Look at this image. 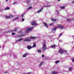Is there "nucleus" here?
Here are the masks:
<instances>
[{
  "label": "nucleus",
  "instance_id": "obj_6",
  "mask_svg": "<svg viewBox=\"0 0 74 74\" xmlns=\"http://www.w3.org/2000/svg\"><path fill=\"white\" fill-rule=\"evenodd\" d=\"M59 53H63V50L62 49H60V50L59 51Z\"/></svg>",
  "mask_w": 74,
  "mask_h": 74
},
{
  "label": "nucleus",
  "instance_id": "obj_19",
  "mask_svg": "<svg viewBox=\"0 0 74 74\" xmlns=\"http://www.w3.org/2000/svg\"><path fill=\"white\" fill-rule=\"evenodd\" d=\"M42 9H43V8H42V10H39V11H38L37 12L38 13L40 12H41L42 11Z\"/></svg>",
  "mask_w": 74,
  "mask_h": 74
},
{
  "label": "nucleus",
  "instance_id": "obj_7",
  "mask_svg": "<svg viewBox=\"0 0 74 74\" xmlns=\"http://www.w3.org/2000/svg\"><path fill=\"white\" fill-rule=\"evenodd\" d=\"M30 41H31V40H30V39L29 38H26V39H25L24 40V41L25 42Z\"/></svg>",
  "mask_w": 74,
  "mask_h": 74
},
{
  "label": "nucleus",
  "instance_id": "obj_26",
  "mask_svg": "<svg viewBox=\"0 0 74 74\" xmlns=\"http://www.w3.org/2000/svg\"><path fill=\"white\" fill-rule=\"evenodd\" d=\"M67 21L68 22H70V21H71V20H70L69 19H67Z\"/></svg>",
  "mask_w": 74,
  "mask_h": 74
},
{
  "label": "nucleus",
  "instance_id": "obj_42",
  "mask_svg": "<svg viewBox=\"0 0 74 74\" xmlns=\"http://www.w3.org/2000/svg\"><path fill=\"white\" fill-rule=\"evenodd\" d=\"M5 74V73H7V72H4Z\"/></svg>",
  "mask_w": 74,
  "mask_h": 74
},
{
  "label": "nucleus",
  "instance_id": "obj_31",
  "mask_svg": "<svg viewBox=\"0 0 74 74\" xmlns=\"http://www.w3.org/2000/svg\"><path fill=\"white\" fill-rule=\"evenodd\" d=\"M71 69V68H69V71H71V69Z\"/></svg>",
  "mask_w": 74,
  "mask_h": 74
},
{
  "label": "nucleus",
  "instance_id": "obj_38",
  "mask_svg": "<svg viewBox=\"0 0 74 74\" xmlns=\"http://www.w3.org/2000/svg\"><path fill=\"white\" fill-rule=\"evenodd\" d=\"M56 29H57V28L56 27H54V30H56Z\"/></svg>",
  "mask_w": 74,
  "mask_h": 74
},
{
  "label": "nucleus",
  "instance_id": "obj_15",
  "mask_svg": "<svg viewBox=\"0 0 74 74\" xmlns=\"http://www.w3.org/2000/svg\"><path fill=\"white\" fill-rule=\"evenodd\" d=\"M51 21H53V22H55V21H56L57 20L56 19H51Z\"/></svg>",
  "mask_w": 74,
  "mask_h": 74
},
{
  "label": "nucleus",
  "instance_id": "obj_17",
  "mask_svg": "<svg viewBox=\"0 0 74 74\" xmlns=\"http://www.w3.org/2000/svg\"><path fill=\"white\" fill-rule=\"evenodd\" d=\"M52 74H57L58 73L54 71L52 72Z\"/></svg>",
  "mask_w": 74,
  "mask_h": 74
},
{
  "label": "nucleus",
  "instance_id": "obj_39",
  "mask_svg": "<svg viewBox=\"0 0 74 74\" xmlns=\"http://www.w3.org/2000/svg\"><path fill=\"white\" fill-rule=\"evenodd\" d=\"M72 62H74V58L73 59H72Z\"/></svg>",
  "mask_w": 74,
  "mask_h": 74
},
{
  "label": "nucleus",
  "instance_id": "obj_29",
  "mask_svg": "<svg viewBox=\"0 0 74 74\" xmlns=\"http://www.w3.org/2000/svg\"><path fill=\"white\" fill-rule=\"evenodd\" d=\"M13 32L12 30H9V31H8V32Z\"/></svg>",
  "mask_w": 74,
  "mask_h": 74
},
{
  "label": "nucleus",
  "instance_id": "obj_12",
  "mask_svg": "<svg viewBox=\"0 0 74 74\" xmlns=\"http://www.w3.org/2000/svg\"><path fill=\"white\" fill-rule=\"evenodd\" d=\"M56 47V45H52L51 46V48H55Z\"/></svg>",
  "mask_w": 74,
  "mask_h": 74
},
{
  "label": "nucleus",
  "instance_id": "obj_35",
  "mask_svg": "<svg viewBox=\"0 0 74 74\" xmlns=\"http://www.w3.org/2000/svg\"><path fill=\"white\" fill-rule=\"evenodd\" d=\"M25 36V34H24L23 35H21V36Z\"/></svg>",
  "mask_w": 74,
  "mask_h": 74
},
{
  "label": "nucleus",
  "instance_id": "obj_16",
  "mask_svg": "<svg viewBox=\"0 0 74 74\" xmlns=\"http://www.w3.org/2000/svg\"><path fill=\"white\" fill-rule=\"evenodd\" d=\"M18 18H19V17H16V18H14V19H13V21H15V20H17V19H18Z\"/></svg>",
  "mask_w": 74,
  "mask_h": 74
},
{
  "label": "nucleus",
  "instance_id": "obj_30",
  "mask_svg": "<svg viewBox=\"0 0 74 74\" xmlns=\"http://www.w3.org/2000/svg\"><path fill=\"white\" fill-rule=\"evenodd\" d=\"M59 62V61H56L55 62L56 63V64H57V63H58Z\"/></svg>",
  "mask_w": 74,
  "mask_h": 74
},
{
  "label": "nucleus",
  "instance_id": "obj_28",
  "mask_svg": "<svg viewBox=\"0 0 74 74\" xmlns=\"http://www.w3.org/2000/svg\"><path fill=\"white\" fill-rule=\"evenodd\" d=\"M53 25V23H51L50 24H49V25L50 26H52V25Z\"/></svg>",
  "mask_w": 74,
  "mask_h": 74
},
{
  "label": "nucleus",
  "instance_id": "obj_8",
  "mask_svg": "<svg viewBox=\"0 0 74 74\" xmlns=\"http://www.w3.org/2000/svg\"><path fill=\"white\" fill-rule=\"evenodd\" d=\"M27 55H28V53H26L24 55H23V58H25V57H26V56H27Z\"/></svg>",
  "mask_w": 74,
  "mask_h": 74
},
{
  "label": "nucleus",
  "instance_id": "obj_48",
  "mask_svg": "<svg viewBox=\"0 0 74 74\" xmlns=\"http://www.w3.org/2000/svg\"><path fill=\"white\" fill-rule=\"evenodd\" d=\"M23 74H25V73H23Z\"/></svg>",
  "mask_w": 74,
  "mask_h": 74
},
{
  "label": "nucleus",
  "instance_id": "obj_32",
  "mask_svg": "<svg viewBox=\"0 0 74 74\" xmlns=\"http://www.w3.org/2000/svg\"><path fill=\"white\" fill-rule=\"evenodd\" d=\"M14 34H15V33L14 32H13L12 34V35H14Z\"/></svg>",
  "mask_w": 74,
  "mask_h": 74
},
{
  "label": "nucleus",
  "instance_id": "obj_10",
  "mask_svg": "<svg viewBox=\"0 0 74 74\" xmlns=\"http://www.w3.org/2000/svg\"><path fill=\"white\" fill-rule=\"evenodd\" d=\"M30 38L31 39H36V37H33V36H31L30 37Z\"/></svg>",
  "mask_w": 74,
  "mask_h": 74
},
{
  "label": "nucleus",
  "instance_id": "obj_37",
  "mask_svg": "<svg viewBox=\"0 0 74 74\" xmlns=\"http://www.w3.org/2000/svg\"><path fill=\"white\" fill-rule=\"evenodd\" d=\"M25 21V19H23V18L22 19V21Z\"/></svg>",
  "mask_w": 74,
  "mask_h": 74
},
{
  "label": "nucleus",
  "instance_id": "obj_20",
  "mask_svg": "<svg viewBox=\"0 0 74 74\" xmlns=\"http://www.w3.org/2000/svg\"><path fill=\"white\" fill-rule=\"evenodd\" d=\"M36 47V44L34 43L32 47H33V48H34V47Z\"/></svg>",
  "mask_w": 74,
  "mask_h": 74
},
{
  "label": "nucleus",
  "instance_id": "obj_24",
  "mask_svg": "<svg viewBox=\"0 0 74 74\" xmlns=\"http://www.w3.org/2000/svg\"><path fill=\"white\" fill-rule=\"evenodd\" d=\"M51 5H47L45 6L46 7H51Z\"/></svg>",
  "mask_w": 74,
  "mask_h": 74
},
{
  "label": "nucleus",
  "instance_id": "obj_34",
  "mask_svg": "<svg viewBox=\"0 0 74 74\" xmlns=\"http://www.w3.org/2000/svg\"><path fill=\"white\" fill-rule=\"evenodd\" d=\"M29 1H29V0H27V3H29Z\"/></svg>",
  "mask_w": 74,
  "mask_h": 74
},
{
  "label": "nucleus",
  "instance_id": "obj_13",
  "mask_svg": "<svg viewBox=\"0 0 74 74\" xmlns=\"http://www.w3.org/2000/svg\"><path fill=\"white\" fill-rule=\"evenodd\" d=\"M44 25L46 27H47L48 28V25H47V24L45 22H44Z\"/></svg>",
  "mask_w": 74,
  "mask_h": 74
},
{
  "label": "nucleus",
  "instance_id": "obj_1",
  "mask_svg": "<svg viewBox=\"0 0 74 74\" xmlns=\"http://www.w3.org/2000/svg\"><path fill=\"white\" fill-rule=\"evenodd\" d=\"M47 47H46V45H45V44H44L42 48V49L43 51H45Z\"/></svg>",
  "mask_w": 74,
  "mask_h": 74
},
{
  "label": "nucleus",
  "instance_id": "obj_18",
  "mask_svg": "<svg viewBox=\"0 0 74 74\" xmlns=\"http://www.w3.org/2000/svg\"><path fill=\"white\" fill-rule=\"evenodd\" d=\"M4 10H10V8H7L4 9Z\"/></svg>",
  "mask_w": 74,
  "mask_h": 74
},
{
  "label": "nucleus",
  "instance_id": "obj_14",
  "mask_svg": "<svg viewBox=\"0 0 74 74\" xmlns=\"http://www.w3.org/2000/svg\"><path fill=\"white\" fill-rule=\"evenodd\" d=\"M43 63H44V61H42V62H41L39 65L40 67L41 66V65H42V64H43Z\"/></svg>",
  "mask_w": 74,
  "mask_h": 74
},
{
  "label": "nucleus",
  "instance_id": "obj_2",
  "mask_svg": "<svg viewBox=\"0 0 74 74\" xmlns=\"http://www.w3.org/2000/svg\"><path fill=\"white\" fill-rule=\"evenodd\" d=\"M14 16H13V15H10V16H6L5 17L7 18V19H8V18L9 19H10V18H12Z\"/></svg>",
  "mask_w": 74,
  "mask_h": 74
},
{
  "label": "nucleus",
  "instance_id": "obj_4",
  "mask_svg": "<svg viewBox=\"0 0 74 74\" xmlns=\"http://www.w3.org/2000/svg\"><path fill=\"white\" fill-rule=\"evenodd\" d=\"M33 29V27H30L29 28H28L26 29L27 32H29V31H30Z\"/></svg>",
  "mask_w": 74,
  "mask_h": 74
},
{
  "label": "nucleus",
  "instance_id": "obj_11",
  "mask_svg": "<svg viewBox=\"0 0 74 74\" xmlns=\"http://www.w3.org/2000/svg\"><path fill=\"white\" fill-rule=\"evenodd\" d=\"M27 48L28 49H30L32 48V47H31V46H28L27 47Z\"/></svg>",
  "mask_w": 74,
  "mask_h": 74
},
{
  "label": "nucleus",
  "instance_id": "obj_47",
  "mask_svg": "<svg viewBox=\"0 0 74 74\" xmlns=\"http://www.w3.org/2000/svg\"><path fill=\"white\" fill-rule=\"evenodd\" d=\"M73 22H74V18L73 19Z\"/></svg>",
  "mask_w": 74,
  "mask_h": 74
},
{
  "label": "nucleus",
  "instance_id": "obj_5",
  "mask_svg": "<svg viewBox=\"0 0 74 74\" xmlns=\"http://www.w3.org/2000/svg\"><path fill=\"white\" fill-rule=\"evenodd\" d=\"M36 22L35 21H33L32 22V26H34V25H36L37 24V23H35Z\"/></svg>",
  "mask_w": 74,
  "mask_h": 74
},
{
  "label": "nucleus",
  "instance_id": "obj_41",
  "mask_svg": "<svg viewBox=\"0 0 74 74\" xmlns=\"http://www.w3.org/2000/svg\"><path fill=\"white\" fill-rule=\"evenodd\" d=\"M16 2H15L14 3V4H16Z\"/></svg>",
  "mask_w": 74,
  "mask_h": 74
},
{
  "label": "nucleus",
  "instance_id": "obj_33",
  "mask_svg": "<svg viewBox=\"0 0 74 74\" xmlns=\"http://www.w3.org/2000/svg\"><path fill=\"white\" fill-rule=\"evenodd\" d=\"M63 52H65V53H67V51L66 50L63 51Z\"/></svg>",
  "mask_w": 74,
  "mask_h": 74
},
{
  "label": "nucleus",
  "instance_id": "obj_40",
  "mask_svg": "<svg viewBox=\"0 0 74 74\" xmlns=\"http://www.w3.org/2000/svg\"><path fill=\"white\" fill-rule=\"evenodd\" d=\"M27 74H31V73H27Z\"/></svg>",
  "mask_w": 74,
  "mask_h": 74
},
{
  "label": "nucleus",
  "instance_id": "obj_45",
  "mask_svg": "<svg viewBox=\"0 0 74 74\" xmlns=\"http://www.w3.org/2000/svg\"><path fill=\"white\" fill-rule=\"evenodd\" d=\"M6 1H8V0H6Z\"/></svg>",
  "mask_w": 74,
  "mask_h": 74
},
{
  "label": "nucleus",
  "instance_id": "obj_21",
  "mask_svg": "<svg viewBox=\"0 0 74 74\" xmlns=\"http://www.w3.org/2000/svg\"><path fill=\"white\" fill-rule=\"evenodd\" d=\"M18 30V29H17V28H15L14 29V32H16Z\"/></svg>",
  "mask_w": 74,
  "mask_h": 74
},
{
  "label": "nucleus",
  "instance_id": "obj_23",
  "mask_svg": "<svg viewBox=\"0 0 74 74\" xmlns=\"http://www.w3.org/2000/svg\"><path fill=\"white\" fill-rule=\"evenodd\" d=\"M62 36V33H60V35L58 36V37H60Z\"/></svg>",
  "mask_w": 74,
  "mask_h": 74
},
{
  "label": "nucleus",
  "instance_id": "obj_46",
  "mask_svg": "<svg viewBox=\"0 0 74 74\" xmlns=\"http://www.w3.org/2000/svg\"><path fill=\"white\" fill-rule=\"evenodd\" d=\"M57 13H58V11H57Z\"/></svg>",
  "mask_w": 74,
  "mask_h": 74
},
{
  "label": "nucleus",
  "instance_id": "obj_49",
  "mask_svg": "<svg viewBox=\"0 0 74 74\" xmlns=\"http://www.w3.org/2000/svg\"><path fill=\"white\" fill-rule=\"evenodd\" d=\"M0 11H1V10H0Z\"/></svg>",
  "mask_w": 74,
  "mask_h": 74
},
{
  "label": "nucleus",
  "instance_id": "obj_9",
  "mask_svg": "<svg viewBox=\"0 0 74 74\" xmlns=\"http://www.w3.org/2000/svg\"><path fill=\"white\" fill-rule=\"evenodd\" d=\"M22 40H23V38H20L17 40V42H19V41H22Z\"/></svg>",
  "mask_w": 74,
  "mask_h": 74
},
{
  "label": "nucleus",
  "instance_id": "obj_36",
  "mask_svg": "<svg viewBox=\"0 0 74 74\" xmlns=\"http://www.w3.org/2000/svg\"><path fill=\"white\" fill-rule=\"evenodd\" d=\"M44 54L42 55V58H44Z\"/></svg>",
  "mask_w": 74,
  "mask_h": 74
},
{
  "label": "nucleus",
  "instance_id": "obj_44",
  "mask_svg": "<svg viewBox=\"0 0 74 74\" xmlns=\"http://www.w3.org/2000/svg\"><path fill=\"white\" fill-rule=\"evenodd\" d=\"M60 1V0H58V1Z\"/></svg>",
  "mask_w": 74,
  "mask_h": 74
},
{
  "label": "nucleus",
  "instance_id": "obj_27",
  "mask_svg": "<svg viewBox=\"0 0 74 74\" xmlns=\"http://www.w3.org/2000/svg\"><path fill=\"white\" fill-rule=\"evenodd\" d=\"M32 8V6H30L27 9V10H29L30 9H31Z\"/></svg>",
  "mask_w": 74,
  "mask_h": 74
},
{
  "label": "nucleus",
  "instance_id": "obj_3",
  "mask_svg": "<svg viewBox=\"0 0 74 74\" xmlns=\"http://www.w3.org/2000/svg\"><path fill=\"white\" fill-rule=\"evenodd\" d=\"M58 27H59V28H60V29H63L64 28L63 26L62 25H58Z\"/></svg>",
  "mask_w": 74,
  "mask_h": 74
},
{
  "label": "nucleus",
  "instance_id": "obj_25",
  "mask_svg": "<svg viewBox=\"0 0 74 74\" xmlns=\"http://www.w3.org/2000/svg\"><path fill=\"white\" fill-rule=\"evenodd\" d=\"M60 8L61 9H64L65 8V7H62V6L60 7Z\"/></svg>",
  "mask_w": 74,
  "mask_h": 74
},
{
  "label": "nucleus",
  "instance_id": "obj_50",
  "mask_svg": "<svg viewBox=\"0 0 74 74\" xmlns=\"http://www.w3.org/2000/svg\"><path fill=\"white\" fill-rule=\"evenodd\" d=\"M0 48H1V47H0Z\"/></svg>",
  "mask_w": 74,
  "mask_h": 74
},
{
  "label": "nucleus",
  "instance_id": "obj_22",
  "mask_svg": "<svg viewBox=\"0 0 74 74\" xmlns=\"http://www.w3.org/2000/svg\"><path fill=\"white\" fill-rule=\"evenodd\" d=\"M41 52V50H38V52H39L40 53V52Z\"/></svg>",
  "mask_w": 74,
  "mask_h": 74
},
{
  "label": "nucleus",
  "instance_id": "obj_43",
  "mask_svg": "<svg viewBox=\"0 0 74 74\" xmlns=\"http://www.w3.org/2000/svg\"><path fill=\"white\" fill-rule=\"evenodd\" d=\"M23 15H22L21 16V17H23Z\"/></svg>",
  "mask_w": 74,
  "mask_h": 74
}]
</instances>
